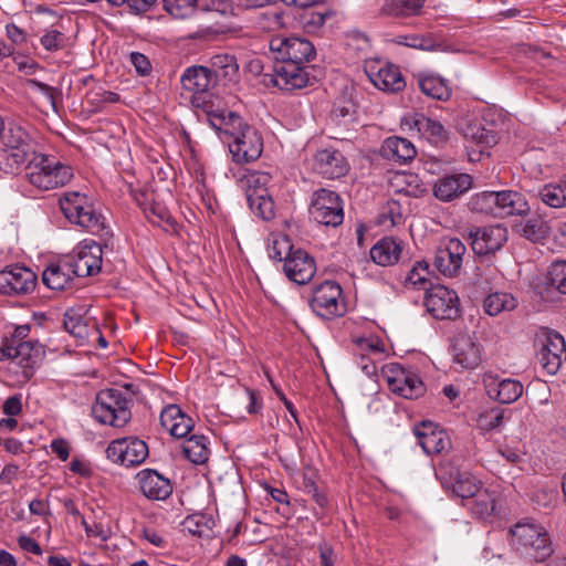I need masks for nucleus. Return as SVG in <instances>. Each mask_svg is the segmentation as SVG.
<instances>
[{"label":"nucleus","mask_w":566,"mask_h":566,"mask_svg":"<svg viewBox=\"0 0 566 566\" xmlns=\"http://www.w3.org/2000/svg\"><path fill=\"white\" fill-rule=\"evenodd\" d=\"M424 0H391L382 6L381 11L391 17H410L417 14Z\"/></svg>","instance_id":"obj_42"},{"label":"nucleus","mask_w":566,"mask_h":566,"mask_svg":"<svg viewBox=\"0 0 566 566\" xmlns=\"http://www.w3.org/2000/svg\"><path fill=\"white\" fill-rule=\"evenodd\" d=\"M547 282V294L544 295L539 292L545 301H556L557 298L554 296V293L566 295V261H557L549 266Z\"/></svg>","instance_id":"obj_34"},{"label":"nucleus","mask_w":566,"mask_h":566,"mask_svg":"<svg viewBox=\"0 0 566 566\" xmlns=\"http://www.w3.org/2000/svg\"><path fill=\"white\" fill-rule=\"evenodd\" d=\"M380 154L387 160L403 165L411 161L416 157L417 151L410 140L392 136L384 140Z\"/></svg>","instance_id":"obj_30"},{"label":"nucleus","mask_w":566,"mask_h":566,"mask_svg":"<svg viewBox=\"0 0 566 566\" xmlns=\"http://www.w3.org/2000/svg\"><path fill=\"white\" fill-rule=\"evenodd\" d=\"M313 312L326 319L343 316L346 304L340 285L335 281H324L314 286L310 302Z\"/></svg>","instance_id":"obj_12"},{"label":"nucleus","mask_w":566,"mask_h":566,"mask_svg":"<svg viewBox=\"0 0 566 566\" xmlns=\"http://www.w3.org/2000/svg\"><path fill=\"white\" fill-rule=\"evenodd\" d=\"M3 412L10 417L18 416L22 410L21 399L19 396L9 397L3 403Z\"/></svg>","instance_id":"obj_59"},{"label":"nucleus","mask_w":566,"mask_h":566,"mask_svg":"<svg viewBox=\"0 0 566 566\" xmlns=\"http://www.w3.org/2000/svg\"><path fill=\"white\" fill-rule=\"evenodd\" d=\"M184 90L200 94L216 85V74L203 65H192L185 70L180 77Z\"/></svg>","instance_id":"obj_26"},{"label":"nucleus","mask_w":566,"mask_h":566,"mask_svg":"<svg viewBox=\"0 0 566 566\" xmlns=\"http://www.w3.org/2000/svg\"><path fill=\"white\" fill-rule=\"evenodd\" d=\"M96 251L97 254L92 253L91 250H80L77 259L71 263L72 271L75 276H91L97 274L101 271L103 250Z\"/></svg>","instance_id":"obj_35"},{"label":"nucleus","mask_w":566,"mask_h":566,"mask_svg":"<svg viewBox=\"0 0 566 566\" xmlns=\"http://www.w3.org/2000/svg\"><path fill=\"white\" fill-rule=\"evenodd\" d=\"M64 328L78 339H86L90 335L88 325L75 310H67L64 314Z\"/></svg>","instance_id":"obj_46"},{"label":"nucleus","mask_w":566,"mask_h":566,"mask_svg":"<svg viewBox=\"0 0 566 566\" xmlns=\"http://www.w3.org/2000/svg\"><path fill=\"white\" fill-rule=\"evenodd\" d=\"M452 357L460 369H474L482 361V345L470 335H459L452 345Z\"/></svg>","instance_id":"obj_23"},{"label":"nucleus","mask_w":566,"mask_h":566,"mask_svg":"<svg viewBox=\"0 0 566 566\" xmlns=\"http://www.w3.org/2000/svg\"><path fill=\"white\" fill-rule=\"evenodd\" d=\"M365 72L370 82L384 92L397 93L406 86V81L399 67L385 61H367L365 63Z\"/></svg>","instance_id":"obj_17"},{"label":"nucleus","mask_w":566,"mask_h":566,"mask_svg":"<svg viewBox=\"0 0 566 566\" xmlns=\"http://www.w3.org/2000/svg\"><path fill=\"white\" fill-rule=\"evenodd\" d=\"M40 41L45 50L57 51L64 48L66 43V36L60 30L51 28L45 31Z\"/></svg>","instance_id":"obj_54"},{"label":"nucleus","mask_w":566,"mask_h":566,"mask_svg":"<svg viewBox=\"0 0 566 566\" xmlns=\"http://www.w3.org/2000/svg\"><path fill=\"white\" fill-rule=\"evenodd\" d=\"M254 23L263 31L273 32L285 28V17L281 10H266L255 17Z\"/></svg>","instance_id":"obj_45"},{"label":"nucleus","mask_w":566,"mask_h":566,"mask_svg":"<svg viewBox=\"0 0 566 566\" xmlns=\"http://www.w3.org/2000/svg\"><path fill=\"white\" fill-rule=\"evenodd\" d=\"M395 43L405 45L412 49H420L423 51H432L436 49L434 41L431 38L421 35H397L394 40Z\"/></svg>","instance_id":"obj_51"},{"label":"nucleus","mask_w":566,"mask_h":566,"mask_svg":"<svg viewBox=\"0 0 566 566\" xmlns=\"http://www.w3.org/2000/svg\"><path fill=\"white\" fill-rule=\"evenodd\" d=\"M268 245H272V248H293L289 237L282 232H272L268 239Z\"/></svg>","instance_id":"obj_62"},{"label":"nucleus","mask_w":566,"mask_h":566,"mask_svg":"<svg viewBox=\"0 0 566 566\" xmlns=\"http://www.w3.org/2000/svg\"><path fill=\"white\" fill-rule=\"evenodd\" d=\"M424 306L438 319H454L460 313L457 293L443 285H434L427 291Z\"/></svg>","instance_id":"obj_16"},{"label":"nucleus","mask_w":566,"mask_h":566,"mask_svg":"<svg viewBox=\"0 0 566 566\" xmlns=\"http://www.w3.org/2000/svg\"><path fill=\"white\" fill-rule=\"evenodd\" d=\"M482 382L491 399L501 403H512L516 401L523 394V385L511 378H501L493 371H485Z\"/></svg>","instance_id":"obj_19"},{"label":"nucleus","mask_w":566,"mask_h":566,"mask_svg":"<svg viewBox=\"0 0 566 566\" xmlns=\"http://www.w3.org/2000/svg\"><path fill=\"white\" fill-rule=\"evenodd\" d=\"M356 346L357 354H365L369 357L382 358L384 345L376 337L359 338L356 343Z\"/></svg>","instance_id":"obj_53"},{"label":"nucleus","mask_w":566,"mask_h":566,"mask_svg":"<svg viewBox=\"0 0 566 566\" xmlns=\"http://www.w3.org/2000/svg\"><path fill=\"white\" fill-rule=\"evenodd\" d=\"M25 169L30 185L41 191L62 188L74 178V171L70 165L46 154H33Z\"/></svg>","instance_id":"obj_5"},{"label":"nucleus","mask_w":566,"mask_h":566,"mask_svg":"<svg viewBox=\"0 0 566 566\" xmlns=\"http://www.w3.org/2000/svg\"><path fill=\"white\" fill-rule=\"evenodd\" d=\"M108 460L125 467L142 464L148 457V447L145 441L137 438L115 440L106 449Z\"/></svg>","instance_id":"obj_18"},{"label":"nucleus","mask_w":566,"mask_h":566,"mask_svg":"<svg viewBox=\"0 0 566 566\" xmlns=\"http://www.w3.org/2000/svg\"><path fill=\"white\" fill-rule=\"evenodd\" d=\"M82 524L87 536L98 537L102 541H106L108 538L109 532L104 530L101 524L91 525L84 518L82 520Z\"/></svg>","instance_id":"obj_61"},{"label":"nucleus","mask_w":566,"mask_h":566,"mask_svg":"<svg viewBox=\"0 0 566 566\" xmlns=\"http://www.w3.org/2000/svg\"><path fill=\"white\" fill-rule=\"evenodd\" d=\"M470 209L474 212L497 218L499 196L497 191H483L474 195L470 200Z\"/></svg>","instance_id":"obj_41"},{"label":"nucleus","mask_w":566,"mask_h":566,"mask_svg":"<svg viewBox=\"0 0 566 566\" xmlns=\"http://www.w3.org/2000/svg\"><path fill=\"white\" fill-rule=\"evenodd\" d=\"M413 433L428 455L441 453L450 447L448 433L431 421H422L416 426Z\"/></svg>","instance_id":"obj_22"},{"label":"nucleus","mask_w":566,"mask_h":566,"mask_svg":"<svg viewBox=\"0 0 566 566\" xmlns=\"http://www.w3.org/2000/svg\"><path fill=\"white\" fill-rule=\"evenodd\" d=\"M0 143L3 157L10 170H14L25 164L35 154L29 134L17 125H10L7 129H3Z\"/></svg>","instance_id":"obj_11"},{"label":"nucleus","mask_w":566,"mask_h":566,"mask_svg":"<svg viewBox=\"0 0 566 566\" xmlns=\"http://www.w3.org/2000/svg\"><path fill=\"white\" fill-rule=\"evenodd\" d=\"M207 120L220 135L228 136L229 151L238 164L256 160L263 150V140L259 132L243 122L234 112L207 111Z\"/></svg>","instance_id":"obj_2"},{"label":"nucleus","mask_w":566,"mask_h":566,"mask_svg":"<svg viewBox=\"0 0 566 566\" xmlns=\"http://www.w3.org/2000/svg\"><path fill=\"white\" fill-rule=\"evenodd\" d=\"M401 250H365L364 259L367 260L369 256L370 260L380 266H390L399 262L401 255Z\"/></svg>","instance_id":"obj_49"},{"label":"nucleus","mask_w":566,"mask_h":566,"mask_svg":"<svg viewBox=\"0 0 566 566\" xmlns=\"http://www.w3.org/2000/svg\"><path fill=\"white\" fill-rule=\"evenodd\" d=\"M313 169L326 179H338L348 172L349 165L339 150L324 148L315 153Z\"/></svg>","instance_id":"obj_21"},{"label":"nucleus","mask_w":566,"mask_h":566,"mask_svg":"<svg viewBox=\"0 0 566 566\" xmlns=\"http://www.w3.org/2000/svg\"><path fill=\"white\" fill-rule=\"evenodd\" d=\"M209 67L216 74V81L220 77L226 81H234L239 74V64L234 55L219 53L210 57Z\"/></svg>","instance_id":"obj_36"},{"label":"nucleus","mask_w":566,"mask_h":566,"mask_svg":"<svg viewBox=\"0 0 566 566\" xmlns=\"http://www.w3.org/2000/svg\"><path fill=\"white\" fill-rule=\"evenodd\" d=\"M6 33L7 36L11 40V42L14 44H22L27 40L25 32L13 23L7 24Z\"/></svg>","instance_id":"obj_60"},{"label":"nucleus","mask_w":566,"mask_h":566,"mask_svg":"<svg viewBox=\"0 0 566 566\" xmlns=\"http://www.w3.org/2000/svg\"><path fill=\"white\" fill-rule=\"evenodd\" d=\"M461 253H454L452 250H437L434 265L443 275H455L461 266Z\"/></svg>","instance_id":"obj_43"},{"label":"nucleus","mask_w":566,"mask_h":566,"mask_svg":"<svg viewBox=\"0 0 566 566\" xmlns=\"http://www.w3.org/2000/svg\"><path fill=\"white\" fill-rule=\"evenodd\" d=\"M500 495L483 486L463 505L476 517L488 520L497 513Z\"/></svg>","instance_id":"obj_27"},{"label":"nucleus","mask_w":566,"mask_h":566,"mask_svg":"<svg viewBox=\"0 0 566 566\" xmlns=\"http://www.w3.org/2000/svg\"><path fill=\"white\" fill-rule=\"evenodd\" d=\"M271 179L269 172L256 170H248L239 179L251 211L263 220L274 217V201L269 189Z\"/></svg>","instance_id":"obj_6"},{"label":"nucleus","mask_w":566,"mask_h":566,"mask_svg":"<svg viewBox=\"0 0 566 566\" xmlns=\"http://www.w3.org/2000/svg\"><path fill=\"white\" fill-rule=\"evenodd\" d=\"M36 274L27 266L11 265L0 271V294L28 295L35 290Z\"/></svg>","instance_id":"obj_15"},{"label":"nucleus","mask_w":566,"mask_h":566,"mask_svg":"<svg viewBox=\"0 0 566 566\" xmlns=\"http://www.w3.org/2000/svg\"><path fill=\"white\" fill-rule=\"evenodd\" d=\"M270 258L282 265L289 280L297 284L308 283L316 272L315 260L306 250H273Z\"/></svg>","instance_id":"obj_9"},{"label":"nucleus","mask_w":566,"mask_h":566,"mask_svg":"<svg viewBox=\"0 0 566 566\" xmlns=\"http://www.w3.org/2000/svg\"><path fill=\"white\" fill-rule=\"evenodd\" d=\"M518 305L517 298L507 292H493L483 300V310L490 316L511 312Z\"/></svg>","instance_id":"obj_37"},{"label":"nucleus","mask_w":566,"mask_h":566,"mask_svg":"<svg viewBox=\"0 0 566 566\" xmlns=\"http://www.w3.org/2000/svg\"><path fill=\"white\" fill-rule=\"evenodd\" d=\"M185 457L195 464H203L209 459L208 439L203 434H192L182 443Z\"/></svg>","instance_id":"obj_38"},{"label":"nucleus","mask_w":566,"mask_h":566,"mask_svg":"<svg viewBox=\"0 0 566 566\" xmlns=\"http://www.w3.org/2000/svg\"><path fill=\"white\" fill-rule=\"evenodd\" d=\"M73 275L70 262L52 263L43 271L42 281L49 289L62 291L70 286Z\"/></svg>","instance_id":"obj_32"},{"label":"nucleus","mask_w":566,"mask_h":566,"mask_svg":"<svg viewBox=\"0 0 566 566\" xmlns=\"http://www.w3.org/2000/svg\"><path fill=\"white\" fill-rule=\"evenodd\" d=\"M52 451L59 457L60 460L66 461L70 455L69 443L63 439H55L51 443Z\"/></svg>","instance_id":"obj_64"},{"label":"nucleus","mask_w":566,"mask_h":566,"mask_svg":"<svg viewBox=\"0 0 566 566\" xmlns=\"http://www.w3.org/2000/svg\"><path fill=\"white\" fill-rule=\"evenodd\" d=\"M129 405L130 400L124 397L120 390H101L92 407V415L99 423L122 428L132 418Z\"/></svg>","instance_id":"obj_7"},{"label":"nucleus","mask_w":566,"mask_h":566,"mask_svg":"<svg viewBox=\"0 0 566 566\" xmlns=\"http://www.w3.org/2000/svg\"><path fill=\"white\" fill-rule=\"evenodd\" d=\"M136 478L140 492L148 500L164 501L172 493V485L169 479L159 474L156 470H142Z\"/></svg>","instance_id":"obj_24"},{"label":"nucleus","mask_w":566,"mask_h":566,"mask_svg":"<svg viewBox=\"0 0 566 566\" xmlns=\"http://www.w3.org/2000/svg\"><path fill=\"white\" fill-rule=\"evenodd\" d=\"M357 365L360 367L363 373L368 377H374L377 375V361L381 358L369 357L365 354H357Z\"/></svg>","instance_id":"obj_55"},{"label":"nucleus","mask_w":566,"mask_h":566,"mask_svg":"<svg viewBox=\"0 0 566 566\" xmlns=\"http://www.w3.org/2000/svg\"><path fill=\"white\" fill-rule=\"evenodd\" d=\"M356 108L357 105L352 98L340 97L334 102L331 116L335 122L340 123L346 118H352Z\"/></svg>","instance_id":"obj_50"},{"label":"nucleus","mask_w":566,"mask_h":566,"mask_svg":"<svg viewBox=\"0 0 566 566\" xmlns=\"http://www.w3.org/2000/svg\"><path fill=\"white\" fill-rule=\"evenodd\" d=\"M160 423L172 437L185 438L193 428V420L177 405H169L160 413Z\"/></svg>","instance_id":"obj_29"},{"label":"nucleus","mask_w":566,"mask_h":566,"mask_svg":"<svg viewBox=\"0 0 566 566\" xmlns=\"http://www.w3.org/2000/svg\"><path fill=\"white\" fill-rule=\"evenodd\" d=\"M245 392L249 397V403L247 406V411L250 415H255L262 409V400L256 391L245 388Z\"/></svg>","instance_id":"obj_63"},{"label":"nucleus","mask_w":566,"mask_h":566,"mask_svg":"<svg viewBox=\"0 0 566 566\" xmlns=\"http://www.w3.org/2000/svg\"><path fill=\"white\" fill-rule=\"evenodd\" d=\"M389 389L407 399L421 397L426 387L421 378L412 370L399 364H390L384 369Z\"/></svg>","instance_id":"obj_14"},{"label":"nucleus","mask_w":566,"mask_h":566,"mask_svg":"<svg viewBox=\"0 0 566 566\" xmlns=\"http://www.w3.org/2000/svg\"><path fill=\"white\" fill-rule=\"evenodd\" d=\"M18 544L20 548L23 549L24 552L32 553L35 555L42 554V548L39 545V543L28 535H21L18 538Z\"/></svg>","instance_id":"obj_58"},{"label":"nucleus","mask_w":566,"mask_h":566,"mask_svg":"<svg viewBox=\"0 0 566 566\" xmlns=\"http://www.w3.org/2000/svg\"><path fill=\"white\" fill-rule=\"evenodd\" d=\"M522 233L528 240L537 242L538 239L543 235L544 231H542V227L537 221L531 220L523 227Z\"/></svg>","instance_id":"obj_57"},{"label":"nucleus","mask_w":566,"mask_h":566,"mask_svg":"<svg viewBox=\"0 0 566 566\" xmlns=\"http://www.w3.org/2000/svg\"><path fill=\"white\" fill-rule=\"evenodd\" d=\"M536 359L548 375H556L566 361L565 338L558 332L542 327L535 334Z\"/></svg>","instance_id":"obj_8"},{"label":"nucleus","mask_w":566,"mask_h":566,"mask_svg":"<svg viewBox=\"0 0 566 566\" xmlns=\"http://www.w3.org/2000/svg\"><path fill=\"white\" fill-rule=\"evenodd\" d=\"M395 186L397 191L403 192L407 196L418 197L423 192V188L418 184L417 176L413 175H399L395 178Z\"/></svg>","instance_id":"obj_52"},{"label":"nucleus","mask_w":566,"mask_h":566,"mask_svg":"<svg viewBox=\"0 0 566 566\" xmlns=\"http://www.w3.org/2000/svg\"><path fill=\"white\" fill-rule=\"evenodd\" d=\"M43 356L40 344L12 338L0 347V361L13 360L21 368L25 379H30L39 367Z\"/></svg>","instance_id":"obj_10"},{"label":"nucleus","mask_w":566,"mask_h":566,"mask_svg":"<svg viewBox=\"0 0 566 566\" xmlns=\"http://www.w3.org/2000/svg\"><path fill=\"white\" fill-rule=\"evenodd\" d=\"M417 83L420 91L433 99L447 101L451 96L448 83L439 75L418 74Z\"/></svg>","instance_id":"obj_33"},{"label":"nucleus","mask_w":566,"mask_h":566,"mask_svg":"<svg viewBox=\"0 0 566 566\" xmlns=\"http://www.w3.org/2000/svg\"><path fill=\"white\" fill-rule=\"evenodd\" d=\"M504 419V410L501 408H491L481 412L476 419V426L482 431H492L499 429Z\"/></svg>","instance_id":"obj_48"},{"label":"nucleus","mask_w":566,"mask_h":566,"mask_svg":"<svg viewBox=\"0 0 566 566\" xmlns=\"http://www.w3.org/2000/svg\"><path fill=\"white\" fill-rule=\"evenodd\" d=\"M497 218H505L511 216H525L528 213L530 206L524 195L513 190H503L497 191Z\"/></svg>","instance_id":"obj_31"},{"label":"nucleus","mask_w":566,"mask_h":566,"mask_svg":"<svg viewBox=\"0 0 566 566\" xmlns=\"http://www.w3.org/2000/svg\"><path fill=\"white\" fill-rule=\"evenodd\" d=\"M462 237L472 248H502L509 240V230L503 224L472 226L463 231Z\"/></svg>","instance_id":"obj_20"},{"label":"nucleus","mask_w":566,"mask_h":566,"mask_svg":"<svg viewBox=\"0 0 566 566\" xmlns=\"http://www.w3.org/2000/svg\"><path fill=\"white\" fill-rule=\"evenodd\" d=\"M472 182V177L468 174L447 175L434 182L433 195L441 201H452L467 192Z\"/></svg>","instance_id":"obj_25"},{"label":"nucleus","mask_w":566,"mask_h":566,"mask_svg":"<svg viewBox=\"0 0 566 566\" xmlns=\"http://www.w3.org/2000/svg\"><path fill=\"white\" fill-rule=\"evenodd\" d=\"M461 133L463 137L481 147H490L496 144V135L483 127L478 120H467L461 124Z\"/></svg>","instance_id":"obj_39"},{"label":"nucleus","mask_w":566,"mask_h":566,"mask_svg":"<svg viewBox=\"0 0 566 566\" xmlns=\"http://www.w3.org/2000/svg\"><path fill=\"white\" fill-rule=\"evenodd\" d=\"M310 214L321 224L337 227L344 220L343 201L335 191L318 189L312 195Z\"/></svg>","instance_id":"obj_13"},{"label":"nucleus","mask_w":566,"mask_h":566,"mask_svg":"<svg viewBox=\"0 0 566 566\" xmlns=\"http://www.w3.org/2000/svg\"><path fill=\"white\" fill-rule=\"evenodd\" d=\"M403 124L433 143L446 140L448 137V132L440 122L423 114L416 113L405 117Z\"/></svg>","instance_id":"obj_28"},{"label":"nucleus","mask_w":566,"mask_h":566,"mask_svg":"<svg viewBox=\"0 0 566 566\" xmlns=\"http://www.w3.org/2000/svg\"><path fill=\"white\" fill-rule=\"evenodd\" d=\"M270 51L276 63L273 73L263 75L266 86H275L281 91L303 88L310 83L308 63L315 56L314 45L306 39L277 35L270 40Z\"/></svg>","instance_id":"obj_1"},{"label":"nucleus","mask_w":566,"mask_h":566,"mask_svg":"<svg viewBox=\"0 0 566 566\" xmlns=\"http://www.w3.org/2000/svg\"><path fill=\"white\" fill-rule=\"evenodd\" d=\"M59 205L64 217L72 223L77 224L94 235L99 237L96 240H83L77 248H107L112 231L105 222L102 213L96 211L94 206L88 201L85 193L80 191L64 192Z\"/></svg>","instance_id":"obj_3"},{"label":"nucleus","mask_w":566,"mask_h":566,"mask_svg":"<svg viewBox=\"0 0 566 566\" xmlns=\"http://www.w3.org/2000/svg\"><path fill=\"white\" fill-rule=\"evenodd\" d=\"M482 484L469 472H458L452 483V492L468 502L480 489Z\"/></svg>","instance_id":"obj_40"},{"label":"nucleus","mask_w":566,"mask_h":566,"mask_svg":"<svg viewBox=\"0 0 566 566\" xmlns=\"http://www.w3.org/2000/svg\"><path fill=\"white\" fill-rule=\"evenodd\" d=\"M130 62L134 65L135 70L140 75L149 74L151 70L150 62L148 57L139 52L130 53Z\"/></svg>","instance_id":"obj_56"},{"label":"nucleus","mask_w":566,"mask_h":566,"mask_svg":"<svg viewBox=\"0 0 566 566\" xmlns=\"http://www.w3.org/2000/svg\"><path fill=\"white\" fill-rule=\"evenodd\" d=\"M510 533L514 551L527 563H543L554 552L548 532L538 523L521 521Z\"/></svg>","instance_id":"obj_4"},{"label":"nucleus","mask_w":566,"mask_h":566,"mask_svg":"<svg viewBox=\"0 0 566 566\" xmlns=\"http://www.w3.org/2000/svg\"><path fill=\"white\" fill-rule=\"evenodd\" d=\"M539 197L551 208L566 207V181L544 186L539 191Z\"/></svg>","instance_id":"obj_44"},{"label":"nucleus","mask_w":566,"mask_h":566,"mask_svg":"<svg viewBox=\"0 0 566 566\" xmlns=\"http://www.w3.org/2000/svg\"><path fill=\"white\" fill-rule=\"evenodd\" d=\"M199 0H164L166 11L177 19H187L195 14Z\"/></svg>","instance_id":"obj_47"}]
</instances>
